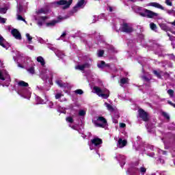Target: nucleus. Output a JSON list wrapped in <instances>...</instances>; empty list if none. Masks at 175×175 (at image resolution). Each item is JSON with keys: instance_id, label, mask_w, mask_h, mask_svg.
Wrapping results in <instances>:
<instances>
[{"instance_id": "obj_1", "label": "nucleus", "mask_w": 175, "mask_h": 175, "mask_svg": "<svg viewBox=\"0 0 175 175\" xmlns=\"http://www.w3.org/2000/svg\"><path fill=\"white\" fill-rule=\"evenodd\" d=\"M133 12L142 16V17H147L148 18H154V17H158L159 14L157 12H154L150 10H147L143 7H139L137 5H133L131 7Z\"/></svg>"}, {"instance_id": "obj_2", "label": "nucleus", "mask_w": 175, "mask_h": 175, "mask_svg": "<svg viewBox=\"0 0 175 175\" xmlns=\"http://www.w3.org/2000/svg\"><path fill=\"white\" fill-rule=\"evenodd\" d=\"M28 83L24 81H19L18 82V86L19 87L18 90V95H21L23 98L26 99H29L31 98V91L29 90L30 88H27L25 87H28Z\"/></svg>"}, {"instance_id": "obj_3", "label": "nucleus", "mask_w": 175, "mask_h": 175, "mask_svg": "<svg viewBox=\"0 0 175 175\" xmlns=\"http://www.w3.org/2000/svg\"><path fill=\"white\" fill-rule=\"evenodd\" d=\"M93 90L95 94L103 98V99H107L110 96V92L107 89L101 90L100 88L95 86Z\"/></svg>"}, {"instance_id": "obj_4", "label": "nucleus", "mask_w": 175, "mask_h": 175, "mask_svg": "<svg viewBox=\"0 0 175 175\" xmlns=\"http://www.w3.org/2000/svg\"><path fill=\"white\" fill-rule=\"evenodd\" d=\"M119 31L124 33H132L133 32V26L131 23L123 22L120 23Z\"/></svg>"}, {"instance_id": "obj_5", "label": "nucleus", "mask_w": 175, "mask_h": 175, "mask_svg": "<svg viewBox=\"0 0 175 175\" xmlns=\"http://www.w3.org/2000/svg\"><path fill=\"white\" fill-rule=\"evenodd\" d=\"M100 144H102V139L98 137H94L89 144L90 149L98 150V148H100Z\"/></svg>"}, {"instance_id": "obj_6", "label": "nucleus", "mask_w": 175, "mask_h": 175, "mask_svg": "<svg viewBox=\"0 0 175 175\" xmlns=\"http://www.w3.org/2000/svg\"><path fill=\"white\" fill-rule=\"evenodd\" d=\"M29 65L31 66H29ZM25 68H27L26 70L29 73V75H35V64L31 60L30 58L27 57L26 58V62H25ZM29 66V67H28Z\"/></svg>"}, {"instance_id": "obj_7", "label": "nucleus", "mask_w": 175, "mask_h": 175, "mask_svg": "<svg viewBox=\"0 0 175 175\" xmlns=\"http://www.w3.org/2000/svg\"><path fill=\"white\" fill-rule=\"evenodd\" d=\"M95 126L98 128H106L107 126V121L103 116H99L96 120L93 121Z\"/></svg>"}, {"instance_id": "obj_8", "label": "nucleus", "mask_w": 175, "mask_h": 175, "mask_svg": "<svg viewBox=\"0 0 175 175\" xmlns=\"http://www.w3.org/2000/svg\"><path fill=\"white\" fill-rule=\"evenodd\" d=\"M72 2H73V0H60L59 1H57L55 3L56 5H64L63 6V9H68L70 5H72Z\"/></svg>"}, {"instance_id": "obj_9", "label": "nucleus", "mask_w": 175, "mask_h": 175, "mask_svg": "<svg viewBox=\"0 0 175 175\" xmlns=\"http://www.w3.org/2000/svg\"><path fill=\"white\" fill-rule=\"evenodd\" d=\"M85 0H80L78 1L77 5L73 8L72 12V13H76L79 10V9H83L84 6H85Z\"/></svg>"}, {"instance_id": "obj_10", "label": "nucleus", "mask_w": 175, "mask_h": 175, "mask_svg": "<svg viewBox=\"0 0 175 175\" xmlns=\"http://www.w3.org/2000/svg\"><path fill=\"white\" fill-rule=\"evenodd\" d=\"M0 80H2L3 81H10V76L8 75V72H6L5 70H0Z\"/></svg>"}, {"instance_id": "obj_11", "label": "nucleus", "mask_w": 175, "mask_h": 175, "mask_svg": "<svg viewBox=\"0 0 175 175\" xmlns=\"http://www.w3.org/2000/svg\"><path fill=\"white\" fill-rule=\"evenodd\" d=\"M137 172H139V168L135 165H131L126 171V174L128 175H137Z\"/></svg>"}, {"instance_id": "obj_12", "label": "nucleus", "mask_w": 175, "mask_h": 175, "mask_svg": "<svg viewBox=\"0 0 175 175\" xmlns=\"http://www.w3.org/2000/svg\"><path fill=\"white\" fill-rule=\"evenodd\" d=\"M116 159H117L121 166V167H124V165H125V156L122 154H118L115 157Z\"/></svg>"}, {"instance_id": "obj_13", "label": "nucleus", "mask_w": 175, "mask_h": 175, "mask_svg": "<svg viewBox=\"0 0 175 175\" xmlns=\"http://www.w3.org/2000/svg\"><path fill=\"white\" fill-rule=\"evenodd\" d=\"M139 117L143 120V121H148V113L147 112L144 111L143 109H139Z\"/></svg>"}, {"instance_id": "obj_14", "label": "nucleus", "mask_w": 175, "mask_h": 175, "mask_svg": "<svg viewBox=\"0 0 175 175\" xmlns=\"http://www.w3.org/2000/svg\"><path fill=\"white\" fill-rule=\"evenodd\" d=\"M12 35L15 38V39H17L18 40H21V33H20V31L17 30L16 29H13L11 31Z\"/></svg>"}, {"instance_id": "obj_15", "label": "nucleus", "mask_w": 175, "mask_h": 175, "mask_svg": "<svg viewBox=\"0 0 175 175\" xmlns=\"http://www.w3.org/2000/svg\"><path fill=\"white\" fill-rule=\"evenodd\" d=\"M127 143L126 140L120 138L117 142V146L118 148H124V147L126 146Z\"/></svg>"}, {"instance_id": "obj_16", "label": "nucleus", "mask_w": 175, "mask_h": 175, "mask_svg": "<svg viewBox=\"0 0 175 175\" xmlns=\"http://www.w3.org/2000/svg\"><path fill=\"white\" fill-rule=\"evenodd\" d=\"M49 72H50V70L47 69H43L40 72V77H41V79H42V80H47V79H49V74H48Z\"/></svg>"}, {"instance_id": "obj_17", "label": "nucleus", "mask_w": 175, "mask_h": 175, "mask_svg": "<svg viewBox=\"0 0 175 175\" xmlns=\"http://www.w3.org/2000/svg\"><path fill=\"white\" fill-rule=\"evenodd\" d=\"M0 46H2V47H3V49H6L8 50V49H9V47H10V45H9V44L8 42H6V40L3 39V37H2V36L0 35Z\"/></svg>"}, {"instance_id": "obj_18", "label": "nucleus", "mask_w": 175, "mask_h": 175, "mask_svg": "<svg viewBox=\"0 0 175 175\" xmlns=\"http://www.w3.org/2000/svg\"><path fill=\"white\" fill-rule=\"evenodd\" d=\"M148 6H152V8H156L157 9H161V10H165V8L162 5L157 2H152L148 4Z\"/></svg>"}, {"instance_id": "obj_19", "label": "nucleus", "mask_w": 175, "mask_h": 175, "mask_svg": "<svg viewBox=\"0 0 175 175\" xmlns=\"http://www.w3.org/2000/svg\"><path fill=\"white\" fill-rule=\"evenodd\" d=\"M91 66V64L86 62L81 65H78L77 67H75V69H78L79 70H84V69H87Z\"/></svg>"}, {"instance_id": "obj_20", "label": "nucleus", "mask_w": 175, "mask_h": 175, "mask_svg": "<svg viewBox=\"0 0 175 175\" xmlns=\"http://www.w3.org/2000/svg\"><path fill=\"white\" fill-rule=\"evenodd\" d=\"M59 20H53L46 23V27H48L49 28H53V27H55L56 24H58L59 23Z\"/></svg>"}, {"instance_id": "obj_21", "label": "nucleus", "mask_w": 175, "mask_h": 175, "mask_svg": "<svg viewBox=\"0 0 175 175\" xmlns=\"http://www.w3.org/2000/svg\"><path fill=\"white\" fill-rule=\"evenodd\" d=\"M125 84H129V79L125 78V77L120 78V87H124Z\"/></svg>"}, {"instance_id": "obj_22", "label": "nucleus", "mask_w": 175, "mask_h": 175, "mask_svg": "<svg viewBox=\"0 0 175 175\" xmlns=\"http://www.w3.org/2000/svg\"><path fill=\"white\" fill-rule=\"evenodd\" d=\"M159 27L161 29H163V31H165V32H167V31H172V28L169 27L165 23H160Z\"/></svg>"}, {"instance_id": "obj_23", "label": "nucleus", "mask_w": 175, "mask_h": 175, "mask_svg": "<svg viewBox=\"0 0 175 175\" xmlns=\"http://www.w3.org/2000/svg\"><path fill=\"white\" fill-rule=\"evenodd\" d=\"M105 106L107 107V110H109V111H110L111 113H113V111H116V109H114L113 106H111V105L107 103H105Z\"/></svg>"}, {"instance_id": "obj_24", "label": "nucleus", "mask_w": 175, "mask_h": 175, "mask_svg": "<svg viewBox=\"0 0 175 175\" xmlns=\"http://www.w3.org/2000/svg\"><path fill=\"white\" fill-rule=\"evenodd\" d=\"M37 62H40L42 66H44L46 62H44V59L42 56H39L37 57Z\"/></svg>"}, {"instance_id": "obj_25", "label": "nucleus", "mask_w": 175, "mask_h": 175, "mask_svg": "<svg viewBox=\"0 0 175 175\" xmlns=\"http://www.w3.org/2000/svg\"><path fill=\"white\" fill-rule=\"evenodd\" d=\"M56 83L57 84V85H59V87H60L61 88H65L66 87V83H63L62 81L61 80H57L56 81Z\"/></svg>"}, {"instance_id": "obj_26", "label": "nucleus", "mask_w": 175, "mask_h": 175, "mask_svg": "<svg viewBox=\"0 0 175 175\" xmlns=\"http://www.w3.org/2000/svg\"><path fill=\"white\" fill-rule=\"evenodd\" d=\"M55 54L59 58H64V57H65V54H64V53H62L61 51H57Z\"/></svg>"}, {"instance_id": "obj_27", "label": "nucleus", "mask_w": 175, "mask_h": 175, "mask_svg": "<svg viewBox=\"0 0 175 175\" xmlns=\"http://www.w3.org/2000/svg\"><path fill=\"white\" fill-rule=\"evenodd\" d=\"M98 68L103 69V68H106V63L104 61H101L97 64Z\"/></svg>"}, {"instance_id": "obj_28", "label": "nucleus", "mask_w": 175, "mask_h": 175, "mask_svg": "<svg viewBox=\"0 0 175 175\" xmlns=\"http://www.w3.org/2000/svg\"><path fill=\"white\" fill-rule=\"evenodd\" d=\"M150 29H152V31H154V32H157V25H155V23H150Z\"/></svg>"}, {"instance_id": "obj_29", "label": "nucleus", "mask_w": 175, "mask_h": 175, "mask_svg": "<svg viewBox=\"0 0 175 175\" xmlns=\"http://www.w3.org/2000/svg\"><path fill=\"white\" fill-rule=\"evenodd\" d=\"M24 12V8L23 7V5H19L18 6V9H17V12L16 13H19V14H21Z\"/></svg>"}, {"instance_id": "obj_30", "label": "nucleus", "mask_w": 175, "mask_h": 175, "mask_svg": "<svg viewBox=\"0 0 175 175\" xmlns=\"http://www.w3.org/2000/svg\"><path fill=\"white\" fill-rule=\"evenodd\" d=\"M139 173H141V174L142 175H144V174L146 173V172H147V169H146V167H141L139 169Z\"/></svg>"}, {"instance_id": "obj_31", "label": "nucleus", "mask_w": 175, "mask_h": 175, "mask_svg": "<svg viewBox=\"0 0 175 175\" xmlns=\"http://www.w3.org/2000/svg\"><path fill=\"white\" fill-rule=\"evenodd\" d=\"M166 12L167 14H170L172 16H175V10H167Z\"/></svg>"}, {"instance_id": "obj_32", "label": "nucleus", "mask_w": 175, "mask_h": 175, "mask_svg": "<svg viewBox=\"0 0 175 175\" xmlns=\"http://www.w3.org/2000/svg\"><path fill=\"white\" fill-rule=\"evenodd\" d=\"M6 12H8V8H0V13L1 14H5Z\"/></svg>"}, {"instance_id": "obj_33", "label": "nucleus", "mask_w": 175, "mask_h": 175, "mask_svg": "<svg viewBox=\"0 0 175 175\" xmlns=\"http://www.w3.org/2000/svg\"><path fill=\"white\" fill-rule=\"evenodd\" d=\"M162 116L164 118H166V120H170V116H169V113L166 112H162Z\"/></svg>"}, {"instance_id": "obj_34", "label": "nucleus", "mask_w": 175, "mask_h": 175, "mask_svg": "<svg viewBox=\"0 0 175 175\" xmlns=\"http://www.w3.org/2000/svg\"><path fill=\"white\" fill-rule=\"evenodd\" d=\"M20 14H21L16 13L17 20H18L19 21H25V19H24L23 18V16H21V15H20Z\"/></svg>"}, {"instance_id": "obj_35", "label": "nucleus", "mask_w": 175, "mask_h": 175, "mask_svg": "<svg viewBox=\"0 0 175 175\" xmlns=\"http://www.w3.org/2000/svg\"><path fill=\"white\" fill-rule=\"evenodd\" d=\"M167 94H169L171 98H173V96H174V91L172 89L167 90Z\"/></svg>"}, {"instance_id": "obj_36", "label": "nucleus", "mask_w": 175, "mask_h": 175, "mask_svg": "<svg viewBox=\"0 0 175 175\" xmlns=\"http://www.w3.org/2000/svg\"><path fill=\"white\" fill-rule=\"evenodd\" d=\"M26 38H27L29 43H32V36H31L29 33H26Z\"/></svg>"}, {"instance_id": "obj_37", "label": "nucleus", "mask_w": 175, "mask_h": 175, "mask_svg": "<svg viewBox=\"0 0 175 175\" xmlns=\"http://www.w3.org/2000/svg\"><path fill=\"white\" fill-rule=\"evenodd\" d=\"M75 92L78 95H83V94H84V92H83L81 89H78L75 90Z\"/></svg>"}, {"instance_id": "obj_38", "label": "nucleus", "mask_w": 175, "mask_h": 175, "mask_svg": "<svg viewBox=\"0 0 175 175\" xmlns=\"http://www.w3.org/2000/svg\"><path fill=\"white\" fill-rule=\"evenodd\" d=\"M79 116L80 117H84V116H85V111H84L83 109L80 110L79 112Z\"/></svg>"}, {"instance_id": "obj_39", "label": "nucleus", "mask_w": 175, "mask_h": 175, "mask_svg": "<svg viewBox=\"0 0 175 175\" xmlns=\"http://www.w3.org/2000/svg\"><path fill=\"white\" fill-rule=\"evenodd\" d=\"M62 96H64V94L62 93H57L55 94V99H59Z\"/></svg>"}, {"instance_id": "obj_40", "label": "nucleus", "mask_w": 175, "mask_h": 175, "mask_svg": "<svg viewBox=\"0 0 175 175\" xmlns=\"http://www.w3.org/2000/svg\"><path fill=\"white\" fill-rule=\"evenodd\" d=\"M66 121H67V122H70V124H72L73 122V118L72 117H67L66 118Z\"/></svg>"}, {"instance_id": "obj_41", "label": "nucleus", "mask_w": 175, "mask_h": 175, "mask_svg": "<svg viewBox=\"0 0 175 175\" xmlns=\"http://www.w3.org/2000/svg\"><path fill=\"white\" fill-rule=\"evenodd\" d=\"M159 154H160V155H166L167 152L161 149H159L158 150Z\"/></svg>"}, {"instance_id": "obj_42", "label": "nucleus", "mask_w": 175, "mask_h": 175, "mask_svg": "<svg viewBox=\"0 0 175 175\" xmlns=\"http://www.w3.org/2000/svg\"><path fill=\"white\" fill-rule=\"evenodd\" d=\"M103 54H105V51L100 50L98 52V57H103Z\"/></svg>"}, {"instance_id": "obj_43", "label": "nucleus", "mask_w": 175, "mask_h": 175, "mask_svg": "<svg viewBox=\"0 0 175 175\" xmlns=\"http://www.w3.org/2000/svg\"><path fill=\"white\" fill-rule=\"evenodd\" d=\"M153 73L154 75H155V76H157V77H158V79H161V74L159 72H158V71L157 70H153Z\"/></svg>"}, {"instance_id": "obj_44", "label": "nucleus", "mask_w": 175, "mask_h": 175, "mask_svg": "<svg viewBox=\"0 0 175 175\" xmlns=\"http://www.w3.org/2000/svg\"><path fill=\"white\" fill-rule=\"evenodd\" d=\"M27 62V59L24 61V62H23V65L24 66H23L22 64H21L20 63H18V68H25V62Z\"/></svg>"}, {"instance_id": "obj_45", "label": "nucleus", "mask_w": 175, "mask_h": 175, "mask_svg": "<svg viewBox=\"0 0 175 175\" xmlns=\"http://www.w3.org/2000/svg\"><path fill=\"white\" fill-rule=\"evenodd\" d=\"M149 150H154V146L151 145H146V151H148Z\"/></svg>"}, {"instance_id": "obj_46", "label": "nucleus", "mask_w": 175, "mask_h": 175, "mask_svg": "<svg viewBox=\"0 0 175 175\" xmlns=\"http://www.w3.org/2000/svg\"><path fill=\"white\" fill-rule=\"evenodd\" d=\"M167 35L170 38V40H171V42H173L174 40H175V37L171 36L170 33H167Z\"/></svg>"}, {"instance_id": "obj_47", "label": "nucleus", "mask_w": 175, "mask_h": 175, "mask_svg": "<svg viewBox=\"0 0 175 175\" xmlns=\"http://www.w3.org/2000/svg\"><path fill=\"white\" fill-rule=\"evenodd\" d=\"M37 14H42V13H44V10L43 8H41L36 11Z\"/></svg>"}, {"instance_id": "obj_48", "label": "nucleus", "mask_w": 175, "mask_h": 175, "mask_svg": "<svg viewBox=\"0 0 175 175\" xmlns=\"http://www.w3.org/2000/svg\"><path fill=\"white\" fill-rule=\"evenodd\" d=\"M165 3L168 6H172L173 5V3H172V1H170V0H165Z\"/></svg>"}, {"instance_id": "obj_49", "label": "nucleus", "mask_w": 175, "mask_h": 175, "mask_svg": "<svg viewBox=\"0 0 175 175\" xmlns=\"http://www.w3.org/2000/svg\"><path fill=\"white\" fill-rule=\"evenodd\" d=\"M0 23L5 24V23H6V18L0 16Z\"/></svg>"}, {"instance_id": "obj_50", "label": "nucleus", "mask_w": 175, "mask_h": 175, "mask_svg": "<svg viewBox=\"0 0 175 175\" xmlns=\"http://www.w3.org/2000/svg\"><path fill=\"white\" fill-rule=\"evenodd\" d=\"M138 39H139V40H143L144 39V35L139 34L138 35Z\"/></svg>"}, {"instance_id": "obj_51", "label": "nucleus", "mask_w": 175, "mask_h": 175, "mask_svg": "<svg viewBox=\"0 0 175 175\" xmlns=\"http://www.w3.org/2000/svg\"><path fill=\"white\" fill-rule=\"evenodd\" d=\"M114 112H115V118H120V114L118 113V111H116L115 109Z\"/></svg>"}, {"instance_id": "obj_52", "label": "nucleus", "mask_w": 175, "mask_h": 175, "mask_svg": "<svg viewBox=\"0 0 175 175\" xmlns=\"http://www.w3.org/2000/svg\"><path fill=\"white\" fill-rule=\"evenodd\" d=\"M158 161L160 162V163H165V160L162 158H159Z\"/></svg>"}, {"instance_id": "obj_53", "label": "nucleus", "mask_w": 175, "mask_h": 175, "mask_svg": "<svg viewBox=\"0 0 175 175\" xmlns=\"http://www.w3.org/2000/svg\"><path fill=\"white\" fill-rule=\"evenodd\" d=\"M146 155H148V157H154L155 155V153L154 152L146 153Z\"/></svg>"}, {"instance_id": "obj_54", "label": "nucleus", "mask_w": 175, "mask_h": 175, "mask_svg": "<svg viewBox=\"0 0 175 175\" xmlns=\"http://www.w3.org/2000/svg\"><path fill=\"white\" fill-rule=\"evenodd\" d=\"M146 126V128L148 129V132L149 133H151L152 132V131L151 130V129H150V127H148V124H147Z\"/></svg>"}, {"instance_id": "obj_55", "label": "nucleus", "mask_w": 175, "mask_h": 175, "mask_svg": "<svg viewBox=\"0 0 175 175\" xmlns=\"http://www.w3.org/2000/svg\"><path fill=\"white\" fill-rule=\"evenodd\" d=\"M167 103L175 108V104L172 103V101H167Z\"/></svg>"}, {"instance_id": "obj_56", "label": "nucleus", "mask_w": 175, "mask_h": 175, "mask_svg": "<svg viewBox=\"0 0 175 175\" xmlns=\"http://www.w3.org/2000/svg\"><path fill=\"white\" fill-rule=\"evenodd\" d=\"M120 128H125V126H126V124H125V123H120Z\"/></svg>"}, {"instance_id": "obj_57", "label": "nucleus", "mask_w": 175, "mask_h": 175, "mask_svg": "<svg viewBox=\"0 0 175 175\" xmlns=\"http://www.w3.org/2000/svg\"><path fill=\"white\" fill-rule=\"evenodd\" d=\"M142 79H143L144 81H148V79L146 76H143L142 77Z\"/></svg>"}, {"instance_id": "obj_58", "label": "nucleus", "mask_w": 175, "mask_h": 175, "mask_svg": "<svg viewBox=\"0 0 175 175\" xmlns=\"http://www.w3.org/2000/svg\"><path fill=\"white\" fill-rule=\"evenodd\" d=\"M107 10H109V12H113V7L109 5L107 8Z\"/></svg>"}, {"instance_id": "obj_59", "label": "nucleus", "mask_w": 175, "mask_h": 175, "mask_svg": "<svg viewBox=\"0 0 175 175\" xmlns=\"http://www.w3.org/2000/svg\"><path fill=\"white\" fill-rule=\"evenodd\" d=\"M27 47L29 49V50H33V46L32 45H27Z\"/></svg>"}, {"instance_id": "obj_60", "label": "nucleus", "mask_w": 175, "mask_h": 175, "mask_svg": "<svg viewBox=\"0 0 175 175\" xmlns=\"http://www.w3.org/2000/svg\"><path fill=\"white\" fill-rule=\"evenodd\" d=\"M61 109H62L61 107H59L58 109H57V111H59L60 113H66V111H61Z\"/></svg>"}, {"instance_id": "obj_61", "label": "nucleus", "mask_w": 175, "mask_h": 175, "mask_svg": "<svg viewBox=\"0 0 175 175\" xmlns=\"http://www.w3.org/2000/svg\"><path fill=\"white\" fill-rule=\"evenodd\" d=\"M38 42H39L40 43H42V44L44 43V40L43 39H42V38H39V39H38Z\"/></svg>"}, {"instance_id": "obj_62", "label": "nucleus", "mask_w": 175, "mask_h": 175, "mask_svg": "<svg viewBox=\"0 0 175 175\" xmlns=\"http://www.w3.org/2000/svg\"><path fill=\"white\" fill-rule=\"evenodd\" d=\"M65 36H66V32L64 31V32L61 35L60 38H65Z\"/></svg>"}, {"instance_id": "obj_63", "label": "nucleus", "mask_w": 175, "mask_h": 175, "mask_svg": "<svg viewBox=\"0 0 175 175\" xmlns=\"http://www.w3.org/2000/svg\"><path fill=\"white\" fill-rule=\"evenodd\" d=\"M37 24L40 27H42V25H43V23H42V21H38Z\"/></svg>"}, {"instance_id": "obj_64", "label": "nucleus", "mask_w": 175, "mask_h": 175, "mask_svg": "<svg viewBox=\"0 0 175 175\" xmlns=\"http://www.w3.org/2000/svg\"><path fill=\"white\" fill-rule=\"evenodd\" d=\"M160 175H167V174H166V172L163 171V172H160Z\"/></svg>"}]
</instances>
